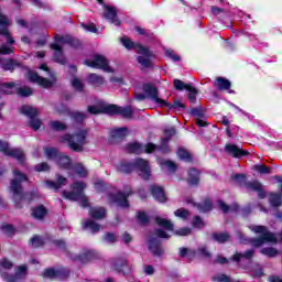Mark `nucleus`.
<instances>
[{
  "label": "nucleus",
  "mask_w": 282,
  "mask_h": 282,
  "mask_svg": "<svg viewBox=\"0 0 282 282\" xmlns=\"http://www.w3.org/2000/svg\"><path fill=\"white\" fill-rule=\"evenodd\" d=\"M165 56H167V58H171L173 63H180V61H182L180 55H177V53H175V51H173L172 48L165 50Z\"/></svg>",
  "instance_id": "13d9d810"
},
{
  "label": "nucleus",
  "mask_w": 282,
  "mask_h": 282,
  "mask_svg": "<svg viewBox=\"0 0 282 282\" xmlns=\"http://www.w3.org/2000/svg\"><path fill=\"white\" fill-rule=\"evenodd\" d=\"M174 87L177 91H184V89H187L191 87V84H184L181 79H174Z\"/></svg>",
  "instance_id": "680f3d73"
},
{
  "label": "nucleus",
  "mask_w": 282,
  "mask_h": 282,
  "mask_svg": "<svg viewBox=\"0 0 282 282\" xmlns=\"http://www.w3.org/2000/svg\"><path fill=\"white\" fill-rule=\"evenodd\" d=\"M84 228H88L91 232H98L100 230V225L96 221L88 219L83 223Z\"/></svg>",
  "instance_id": "a18cd8bd"
},
{
  "label": "nucleus",
  "mask_w": 282,
  "mask_h": 282,
  "mask_svg": "<svg viewBox=\"0 0 282 282\" xmlns=\"http://www.w3.org/2000/svg\"><path fill=\"white\" fill-rule=\"evenodd\" d=\"M70 83H72V87H74L76 91H84L85 84L80 78L74 77Z\"/></svg>",
  "instance_id": "5fc2aeb1"
},
{
  "label": "nucleus",
  "mask_w": 282,
  "mask_h": 282,
  "mask_svg": "<svg viewBox=\"0 0 282 282\" xmlns=\"http://www.w3.org/2000/svg\"><path fill=\"white\" fill-rule=\"evenodd\" d=\"M116 169L119 173H131L132 171H137L142 180L151 178V166L149 165V161L143 159H137L133 162L120 161L116 165Z\"/></svg>",
  "instance_id": "f257e3e1"
},
{
  "label": "nucleus",
  "mask_w": 282,
  "mask_h": 282,
  "mask_svg": "<svg viewBox=\"0 0 282 282\" xmlns=\"http://www.w3.org/2000/svg\"><path fill=\"white\" fill-rule=\"evenodd\" d=\"M177 156L180 158V160H183L184 162H191V160H193L191 153L186 151L184 148L178 149Z\"/></svg>",
  "instance_id": "8fccbe9b"
},
{
  "label": "nucleus",
  "mask_w": 282,
  "mask_h": 282,
  "mask_svg": "<svg viewBox=\"0 0 282 282\" xmlns=\"http://www.w3.org/2000/svg\"><path fill=\"white\" fill-rule=\"evenodd\" d=\"M89 215L93 219H105L107 217V209L104 207H91Z\"/></svg>",
  "instance_id": "72a5a7b5"
},
{
  "label": "nucleus",
  "mask_w": 282,
  "mask_h": 282,
  "mask_svg": "<svg viewBox=\"0 0 282 282\" xmlns=\"http://www.w3.org/2000/svg\"><path fill=\"white\" fill-rule=\"evenodd\" d=\"M160 164L163 169H166L170 173H175L177 171V165L173 161L161 160Z\"/></svg>",
  "instance_id": "c03bdc74"
},
{
  "label": "nucleus",
  "mask_w": 282,
  "mask_h": 282,
  "mask_svg": "<svg viewBox=\"0 0 282 282\" xmlns=\"http://www.w3.org/2000/svg\"><path fill=\"white\" fill-rule=\"evenodd\" d=\"M260 254H264V257H269V259H272L279 254V250L274 247H264L260 249Z\"/></svg>",
  "instance_id": "a19ab883"
},
{
  "label": "nucleus",
  "mask_w": 282,
  "mask_h": 282,
  "mask_svg": "<svg viewBox=\"0 0 282 282\" xmlns=\"http://www.w3.org/2000/svg\"><path fill=\"white\" fill-rule=\"evenodd\" d=\"M166 138L162 139L161 145H156V153H171V148H169V140L175 135V128H169L165 130Z\"/></svg>",
  "instance_id": "5701e85b"
},
{
  "label": "nucleus",
  "mask_w": 282,
  "mask_h": 282,
  "mask_svg": "<svg viewBox=\"0 0 282 282\" xmlns=\"http://www.w3.org/2000/svg\"><path fill=\"white\" fill-rule=\"evenodd\" d=\"M215 282H232V279L226 274H217L213 278Z\"/></svg>",
  "instance_id": "774afa93"
},
{
  "label": "nucleus",
  "mask_w": 282,
  "mask_h": 282,
  "mask_svg": "<svg viewBox=\"0 0 282 282\" xmlns=\"http://www.w3.org/2000/svg\"><path fill=\"white\" fill-rule=\"evenodd\" d=\"M45 215H47V209L43 205H40L32 209V216L34 217V219H43Z\"/></svg>",
  "instance_id": "ea45409f"
},
{
  "label": "nucleus",
  "mask_w": 282,
  "mask_h": 282,
  "mask_svg": "<svg viewBox=\"0 0 282 282\" xmlns=\"http://www.w3.org/2000/svg\"><path fill=\"white\" fill-rule=\"evenodd\" d=\"M143 91H144L147 98H150V100H152L156 105H160V107H161V105H165V106L169 105V101L163 100L162 98H160L158 96V87H155V85L144 84Z\"/></svg>",
  "instance_id": "a211bd4d"
},
{
  "label": "nucleus",
  "mask_w": 282,
  "mask_h": 282,
  "mask_svg": "<svg viewBox=\"0 0 282 282\" xmlns=\"http://www.w3.org/2000/svg\"><path fill=\"white\" fill-rule=\"evenodd\" d=\"M218 208L224 213H230V210L237 213V210H239V205H237V203H234L228 206L226 203H224V200H218Z\"/></svg>",
  "instance_id": "58836bf2"
},
{
  "label": "nucleus",
  "mask_w": 282,
  "mask_h": 282,
  "mask_svg": "<svg viewBox=\"0 0 282 282\" xmlns=\"http://www.w3.org/2000/svg\"><path fill=\"white\" fill-rule=\"evenodd\" d=\"M70 170L75 171L76 175H78V177H82V178H85L87 177V175H89L87 167H85L83 163H75L74 165H72Z\"/></svg>",
  "instance_id": "c9c22d12"
},
{
  "label": "nucleus",
  "mask_w": 282,
  "mask_h": 282,
  "mask_svg": "<svg viewBox=\"0 0 282 282\" xmlns=\"http://www.w3.org/2000/svg\"><path fill=\"white\" fill-rule=\"evenodd\" d=\"M70 188L73 192L64 191L63 197L70 202H80V206H83V208H87V206H89V199L84 193L85 188H87V184L83 181H77L70 185Z\"/></svg>",
  "instance_id": "6e6552de"
},
{
  "label": "nucleus",
  "mask_w": 282,
  "mask_h": 282,
  "mask_svg": "<svg viewBox=\"0 0 282 282\" xmlns=\"http://www.w3.org/2000/svg\"><path fill=\"white\" fill-rule=\"evenodd\" d=\"M87 83L94 87H100L105 85V78L98 74L91 73L87 76Z\"/></svg>",
  "instance_id": "473e14b6"
},
{
  "label": "nucleus",
  "mask_w": 282,
  "mask_h": 282,
  "mask_svg": "<svg viewBox=\"0 0 282 282\" xmlns=\"http://www.w3.org/2000/svg\"><path fill=\"white\" fill-rule=\"evenodd\" d=\"M43 276L45 279H67V276H69V269L67 268H48L45 269L43 272Z\"/></svg>",
  "instance_id": "6ab92c4d"
},
{
  "label": "nucleus",
  "mask_w": 282,
  "mask_h": 282,
  "mask_svg": "<svg viewBox=\"0 0 282 282\" xmlns=\"http://www.w3.org/2000/svg\"><path fill=\"white\" fill-rule=\"evenodd\" d=\"M54 111H56V113H59V115L68 113L69 116V109H67V106H65L62 102L54 106Z\"/></svg>",
  "instance_id": "e2e57ef3"
},
{
  "label": "nucleus",
  "mask_w": 282,
  "mask_h": 282,
  "mask_svg": "<svg viewBox=\"0 0 282 282\" xmlns=\"http://www.w3.org/2000/svg\"><path fill=\"white\" fill-rule=\"evenodd\" d=\"M137 54H140V56L137 57L138 63L143 67L144 69H150L153 67V61H155V54L153 51L144 47V46H138Z\"/></svg>",
  "instance_id": "f8f14e48"
},
{
  "label": "nucleus",
  "mask_w": 282,
  "mask_h": 282,
  "mask_svg": "<svg viewBox=\"0 0 282 282\" xmlns=\"http://www.w3.org/2000/svg\"><path fill=\"white\" fill-rule=\"evenodd\" d=\"M188 94V100L192 105H195V102H197V89H195V87L189 86L187 88Z\"/></svg>",
  "instance_id": "bf43d9fd"
},
{
  "label": "nucleus",
  "mask_w": 282,
  "mask_h": 282,
  "mask_svg": "<svg viewBox=\"0 0 282 282\" xmlns=\"http://www.w3.org/2000/svg\"><path fill=\"white\" fill-rule=\"evenodd\" d=\"M50 127L53 131H65V129H67V124L61 121H51Z\"/></svg>",
  "instance_id": "6e6d98bb"
},
{
  "label": "nucleus",
  "mask_w": 282,
  "mask_h": 282,
  "mask_svg": "<svg viewBox=\"0 0 282 282\" xmlns=\"http://www.w3.org/2000/svg\"><path fill=\"white\" fill-rule=\"evenodd\" d=\"M212 239H214V241H217L218 243H226V241L230 239V236L228 235V232H216L213 234Z\"/></svg>",
  "instance_id": "37998d69"
},
{
  "label": "nucleus",
  "mask_w": 282,
  "mask_h": 282,
  "mask_svg": "<svg viewBox=\"0 0 282 282\" xmlns=\"http://www.w3.org/2000/svg\"><path fill=\"white\" fill-rule=\"evenodd\" d=\"M252 175H270L272 173V167L259 163L251 166Z\"/></svg>",
  "instance_id": "c85d7f7f"
},
{
  "label": "nucleus",
  "mask_w": 282,
  "mask_h": 282,
  "mask_svg": "<svg viewBox=\"0 0 282 282\" xmlns=\"http://www.w3.org/2000/svg\"><path fill=\"white\" fill-rule=\"evenodd\" d=\"M195 254L198 257H204L205 259H210V252H208V249L204 245L198 247L197 251H195Z\"/></svg>",
  "instance_id": "052dcab7"
},
{
  "label": "nucleus",
  "mask_w": 282,
  "mask_h": 282,
  "mask_svg": "<svg viewBox=\"0 0 282 282\" xmlns=\"http://www.w3.org/2000/svg\"><path fill=\"white\" fill-rule=\"evenodd\" d=\"M155 221L158 226H160L161 228H164V230H166L167 232L173 231L174 225L171 223V220L162 217H156Z\"/></svg>",
  "instance_id": "4c0bfd02"
},
{
  "label": "nucleus",
  "mask_w": 282,
  "mask_h": 282,
  "mask_svg": "<svg viewBox=\"0 0 282 282\" xmlns=\"http://www.w3.org/2000/svg\"><path fill=\"white\" fill-rule=\"evenodd\" d=\"M214 85L219 91H228L232 87V83L225 77H217Z\"/></svg>",
  "instance_id": "c756f323"
},
{
  "label": "nucleus",
  "mask_w": 282,
  "mask_h": 282,
  "mask_svg": "<svg viewBox=\"0 0 282 282\" xmlns=\"http://www.w3.org/2000/svg\"><path fill=\"white\" fill-rule=\"evenodd\" d=\"M55 246H57L59 250H63L68 259H72V261H77L78 263H89V261L96 257L91 250L84 251L79 256L73 254L69 250H67V246L63 240H56Z\"/></svg>",
  "instance_id": "9b49d317"
},
{
  "label": "nucleus",
  "mask_w": 282,
  "mask_h": 282,
  "mask_svg": "<svg viewBox=\"0 0 282 282\" xmlns=\"http://www.w3.org/2000/svg\"><path fill=\"white\" fill-rule=\"evenodd\" d=\"M231 180L236 184H238V186H246V182H247L246 174H234L231 176Z\"/></svg>",
  "instance_id": "603ef678"
},
{
  "label": "nucleus",
  "mask_w": 282,
  "mask_h": 282,
  "mask_svg": "<svg viewBox=\"0 0 282 282\" xmlns=\"http://www.w3.org/2000/svg\"><path fill=\"white\" fill-rule=\"evenodd\" d=\"M23 182H28V176L19 171L13 170V178L10 181V191L13 195V202H23L25 199V193H23Z\"/></svg>",
  "instance_id": "1a4fd4ad"
},
{
  "label": "nucleus",
  "mask_w": 282,
  "mask_h": 282,
  "mask_svg": "<svg viewBox=\"0 0 282 282\" xmlns=\"http://www.w3.org/2000/svg\"><path fill=\"white\" fill-rule=\"evenodd\" d=\"M250 230L256 232V235H260L257 238L249 239V243L253 248H261V246L265 243H279V238H276V235L270 230H268V227L259 225V226H249Z\"/></svg>",
  "instance_id": "39448f33"
},
{
  "label": "nucleus",
  "mask_w": 282,
  "mask_h": 282,
  "mask_svg": "<svg viewBox=\"0 0 282 282\" xmlns=\"http://www.w3.org/2000/svg\"><path fill=\"white\" fill-rule=\"evenodd\" d=\"M84 64L87 65V67L101 69L102 72H107L108 74L113 73V69H111V66H109V59H107V57L99 54H95L93 56V61L86 59Z\"/></svg>",
  "instance_id": "ddd939ff"
},
{
  "label": "nucleus",
  "mask_w": 282,
  "mask_h": 282,
  "mask_svg": "<svg viewBox=\"0 0 282 282\" xmlns=\"http://www.w3.org/2000/svg\"><path fill=\"white\" fill-rule=\"evenodd\" d=\"M232 261H236V263H241V261H248V251H245L243 253H236L232 257Z\"/></svg>",
  "instance_id": "69168bd1"
},
{
  "label": "nucleus",
  "mask_w": 282,
  "mask_h": 282,
  "mask_svg": "<svg viewBox=\"0 0 282 282\" xmlns=\"http://www.w3.org/2000/svg\"><path fill=\"white\" fill-rule=\"evenodd\" d=\"M150 191H151L152 197L156 202H160L161 204L166 202V194H164V188L158 185H151Z\"/></svg>",
  "instance_id": "bb28decb"
},
{
  "label": "nucleus",
  "mask_w": 282,
  "mask_h": 282,
  "mask_svg": "<svg viewBox=\"0 0 282 282\" xmlns=\"http://www.w3.org/2000/svg\"><path fill=\"white\" fill-rule=\"evenodd\" d=\"M0 67H2L3 72H14L15 64L12 59L0 61Z\"/></svg>",
  "instance_id": "09e8293b"
},
{
  "label": "nucleus",
  "mask_w": 282,
  "mask_h": 282,
  "mask_svg": "<svg viewBox=\"0 0 282 282\" xmlns=\"http://www.w3.org/2000/svg\"><path fill=\"white\" fill-rule=\"evenodd\" d=\"M128 153H135L140 155V153H158V145L153 143L141 144L139 142L129 143L126 147Z\"/></svg>",
  "instance_id": "dca6fc26"
},
{
  "label": "nucleus",
  "mask_w": 282,
  "mask_h": 282,
  "mask_svg": "<svg viewBox=\"0 0 282 282\" xmlns=\"http://www.w3.org/2000/svg\"><path fill=\"white\" fill-rule=\"evenodd\" d=\"M175 217H180L181 219H188L191 214L185 208H180L174 213Z\"/></svg>",
  "instance_id": "338daca9"
},
{
  "label": "nucleus",
  "mask_w": 282,
  "mask_h": 282,
  "mask_svg": "<svg viewBox=\"0 0 282 282\" xmlns=\"http://www.w3.org/2000/svg\"><path fill=\"white\" fill-rule=\"evenodd\" d=\"M64 45H70V47H78V45H80V42H78V40L68 35L66 36L57 35L55 37V43L51 44V50L55 51L53 54V59L55 61V63H59V65H65L67 63V59L63 54Z\"/></svg>",
  "instance_id": "20e7f679"
},
{
  "label": "nucleus",
  "mask_w": 282,
  "mask_h": 282,
  "mask_svg": "<svg viewBox=\"0 0 282 282\" xmlns=\"http://www.w3.org/2000/svg\"><path fill=\"white\" fill-rule=\"evenodd\" d=\"M69 116L73 121L78 123L83 122L84 120H87V113L85 112L73 111V112H69Z\"/></svg>",
  "instance_id": "49530a36"
},
{
  "label": "nucleus",
  "mask_w": 282,
  "mask_h": 282,
  "mask_svg": "<svg viewBox=\"0 0 282 282\" xmlns=\"http://www.w3.org/2000/svg\"><path fill=\"white\" fill-rule=\"evenodd\" d=\"M44 151L48 160H58V156L61 155L58 154V150H56L55 148H45Z\"/></svg>",
  "instance_id": "3c124183"
},
{
  "label": "nucleus",
  "mask_w": 282,
  "mask_h": 282,
  "mask_svg": "<svg viewBox=\"0 0 282 282\" xmlns=\"http://www.w3.org/2000/svg\"><path fill=\"white\" fill-rule=\"evenodd\" d=\"M1 232H3V235H7V237H12V235H14V226L12 225H8V224H3L0 227Z\"/></svg>",
  "instance_id": "4d7b16f0"
},
{
  "label": "nucleus",
  "mask_w": 282,
  "mask_h": 282,
  "mask_svg": "<svg viewBox=\"0 0 282 282\" xmlns=\"http://www.w3.org/2000/svg\"><path fill=\"white\" fill-rule=\"evenodd\" d=\"M14 87H17V84H14L13 82L3 83L0 84V91L1 94L10 95L13 93Z\"/></svg>",
  "instance_id": "79ce46f5"
},
{
  "label": "nucleus",
  "mask_w": 282,
  "mask_h": 282,
  "mask_svg": "<svg viewBox=\"0 0 282 282\" xmlns=\"http://www.w3.org/2000/svg\"><path fill=\"white\" fill-rule=\"evenodd\" d=\"M149 249L154 257H162V254L164 252L162 250L160 239H158V238H151L149 240Z\"/></svg>",
  "instance_id": "cd10ccee"
},
{
  "label": "nucleus",
  "mask_w": 282,
  "mask_h": 282,
  "mask_svg": "<svg viewBox=\"0 0 282 282\" xmlns=\"http://www.w3.org/2000/svg\"><path fill=\"white\" fill-rule=\"evenodd\" d=\"M45 184L51 191H58V188H63V186H67V178L61 174H56V182L46 181Z\"/></svg>",
  "instance_id": "a878e982"
},
{
  "label": "nucleus",
  "mask_w": 282,
  "mask_h": 282,
  "mask_svg": "<svg viewBox=\"0 0 282 282\" xmlns=\"http://www.w3.org/2000/svg\"><path fill=\"white\" fill-rule=\"evenodd\" d=\"M254 257V250L249 249L248 250V261H249V272L250 275L254 279H261V276H265V273L263 272V267L261 264H254L250 265V260Z\"/></svg>",
  "instance_id": "412c9836"
},
{
  "label": "nucleus",
  "mask_w": 282,
  "mask_h": 282,
  "mask_svg": "<svg viewBox=\"0 0 282 282\" xmlns=\"http://www.w3.org/2000/svg\"><path fill=\"white\" fill-rule=\"evenodd\" d=\"M95 189L97 193H105L111 204H117L120 208H129V200H127V198L131 195V192H118L117 194H113V186L105 181L95 182Z\"/></svg>",
  "instance_id": "f03ea898"
},
{
  "label": "nucleus",
  "mask_w": 282,
  "mask_h": 282,
  "mask_svg": "<svg viewBox=\"0 0 282 282\" xmlns=\"http://www.w3.org/2000/svg\"><path fill=\"white\" fill-rule=\"evenodd\" d=\"M88 112L94 116L98 113H108V116H121V118H132L133 108L131 106L128 107H118L116 105H107V106H88Z\"/></svg>",
  "instance_id": "423d86ee"
},
{
  "label": "nucleus",
  "mask_w": 282,
  "mask_h": 282,
  "mask_svg": "<svg viewBox=\"0 0 282 282\" xmlns=\"http://www.w3.org/2000/svg\"><path fill=\"white\" fill-rule=\"evenodd\" d=\"M40 69L47 72L51 79L48 80L47 78L40 76L39 73H36L34 70H29L28 72L29 80L31 83H36L37 85H41V87H44L45 89L52 87V85H54L56 83V77L54 76V74H52V72H50V68L45 64H42L40 66Z\"/></svg>",
  "instance_id": "9d476101"
},
{
  "label": "nucleus",
  "mask_w": 282,
  "mask_h": 282,
  "mask_svg": "<svg viewBox=\"0 0 282 282\" xmlns=\"http://www.w3.org/2000/svg\"><path fill=\"white\" fill-rule=\"evenodd\" d=\"M58 166L61 169H65L66 171H72V159L68 155L59 154L56 160Z\"/></svg>",
  "instance_id": "2f4dec72"
},
{
  "label": "nucleus",
  "mask_w": 282,
  "mask_h": 282,
  "mask_svg": "<svg viewBox=\"0 0 282 282\" xmlns=\"http://www.w3.org/2000/svg\"><path fill=\"white\" fill-rule=\"evenodd\" d=\"M225 153H227V155H231V158H237V159L243 158V155L248 154L247 151H245L241 147L237 144H226Z\"/></svg>",
  "instance_id": "b1692460"
},
{
  "label": "nucleus",
  "mask_w": 282,
  "mask_h": 282,
  "mask_svg": "<svg viewBox=\"0 0 282 282\" xmlns=\"http://www.w3.org/2000/svg\"><path fill=\"white\" fill-rule=\"evenodd\" d=\"M105 12L104 18L106 21H109V23H112V25H116L117 28L120 25V20L118 19V8L112 6H105Z\"/></svg>",
  "instance_id": "aec40b11"
},
{
  "label": "nucleus",
  "mask_w": 282,
  "mask_h": 282,
  "mask_svg": "<svg viewBox=\"0 0 282 282\" xmlns=\"http://www.w3.org/2000/svg\"><path fill=\"white\" fill-rule=\"evenodd\" d=\"M197 208L199 213H209V210H213V202L205 200L203 204H198Z\"/></svg>",
  "instance_id": "864d4df0"
},
{
  "label": "nucleus",
  "mask_w": 282,
  "mask_h": 282,
  "mask_svg": "<svg viewBox=\"0 0 282 282\" xmlns=\"http://www.w3.org/2000/svg\"><path fill=\"white\" fill-rule=\"evenodd\" d=\"M248 188L253 193H258L259 199H265L267 194H265V189L263 188V184H261V182L257 180L248 182Z\"/></svg>",
  "instance_id": "393cba45"
},
{
  "label": "nucleus",
  "mask_w": 282,
  "mask_h": 282,
  "mask_svg": "<svg viewBox=\"0 0 282 282\" xmlns=\"http://www.w3.org/2000/svg\"><path fill=\"white\" fill-rule=\"evenodd\" d=\"M269 204L273 208H279L282 206V196L279 193H270L269 194Z\"/></svg>",
  "instance_id": "e433bc0d"
},
{
  "label": "nucleus",
  "mask_w": 282,
  "mask_h": 282,
  "mask_svg": "<svg viewBox=\"0 0 282 282\" xmlns=\"http://www.w3.org/2000/svg\"><path fill=\"white\" fill-rule=\"evenodd\" d=\"M30 243H31L32 248H41V246H43L44 241H43V238H41L39 236H34L33 238H31Z\"/></svg>",
  "instance_id": "0e129e2a"
},
{
  "label": "nucleus",
  "mask_w": 282,
  "mask_h": 282,
  "mask_svg": "<svg viewBox=\"0 0 282 282\" xmlns=\"http://www.w3.org/2000/svg\"><path fill=\"white\" fill-rule=\"evenodd\" d=\"M187 183L191 186H197L199 184V172L197 169H191L188 171Z\"/></svg>",
  "instance_id": "f704fd0d"
},
{
  "label": "nucleus",
  "mask_w": 282,
  "mask_h": 282,
  "mask_svg": "<svg viewBox=\"0 0 282 282\" xmlns=\"http://www.w3.org/2000/svg\"><path fill=\"white\" fill-rule=\"evenodd\" d=\"M121 43H122V45L126 46L127 50H137L138 51V47H140V44L133 43V41H131V39H129L127 36L121 37Z\"/></svg>",
  "instance_id": "de8ad7c7"
},
{
  "label": "nucleus",
  "mask_w": 282,
  "mask_h": 282,
  "mask_svg": "<svg viewBox=\"0 0 282 282\" xmlns=\"http://www.w3.org/2000/svg\"><path fill=\"white\" fill-rule=\"evenodd\" d=\"M0 151L1 153H4V155L17 160L22 166L25 164V153L23 150L10 149V144H8V142L0 141Z\"/></svg>",
  "instance_id": "4468645a"
},
{
  "label": "nucleus",
  "mask_w": 282,
  "mask_h": 282,
  "mask_svg": "<svg viewBox=\"0 0 282 282\" xmlns=\"http://www.w3.org/2000/svg\"><path fill=\"white\" fill-rule=\"evenodd\" d=\"M127 138V128H117L111 131L110 142H120Z\"/></svg>",
  "instance_id": "7c9ffc66"
},
{
  "label": "nucleus",
  "mask_w": 282,
  "mask_h": 282,
  "mask_svg": "<svg viewBox=\"0 0 282 282\" xmlns=\"http://www.w3.org/2000/svg\"><path fill=\"white\" fill-rule=\"evenodd\" d=\"M59 142L67 143L69 150L75 153H83L85 144H87V130H80L75 134H64L61 137Z\"/></svg>",
  "instance_id": "0eeeda50"
},
{
  "label": "nucleus",
  "mask_w": 282,
  "mask_h": 282,
  "mask_svg": "<svg viewBox=\"0 0 282 282\" xmlns=\"http://www.w3.org/2000/svg\"><path fill=\"white\" fill-rule=\"evenodd\" d=\"M0 41H6V43L0 46V54L7 56L14 52V47L12 46V44H14V39L10 36V32L8 30H0Z\"/></svg>",
  "instance_id": "f3484780"
},
{
  "label": "nucleus",
  "mask_w": 282,
  "mask_h": 282,
  "mask_svg": "<svg viewBox=\"0 0 282 282\" xmlns=\"http://www.w3.org/2000/svg\"><path fill=\"white\" fill-rule=\"evenodd\" d=\"M21 113L29 117V124L33 131H39L41 129V124L43 122L41 119H37L36 116H39V110L32 106H22Z\"/></svg>",
  "instance_id": "2eb2a0df"
},
{
  "label": "nucleus",
  "mask_w": 282,
  "mask_h": 282,
  "mask_svg": "<svg viewBox=\"0 0 282 282\" xmlns=\"http://www.w3.org/2000/svg\"><path fill=\"white\" fill-rule=\"evenodd\" d=\"M112 268L113 270H116V272H122V274L126 275L131 274L133 272V268L129 265L127 259L123 258L116 259L112 263Z\"/></svg>",
  "instance_id": "4be33fe9"
},
{
  "label": "nucleus",
  "mask_w": 282,
  "mask_h": 282,
  "mask_svg": "<svg viewBox=\"0 0 282 282\" xmlns=\"http://www.w3.org/2000/svg\"><path fill=\"white\" fill-rule=\"evenodd\" d=\"M12 270L14 268V262L8 258H2L0 260V276L3 279V281L7 282H23L25 281V278L28 276V265L26 264H21L15 267L14 269V274L9 275L8 272H3L1 270Z\"/></svg>",
  "instance_id": "7ed1b4c3"
}]
</instances>
